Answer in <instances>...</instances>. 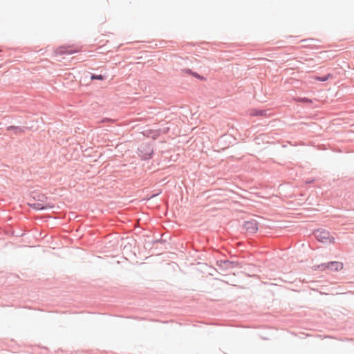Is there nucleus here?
Wrapping results in <instances>:
<instances>
[{"label":"nucleus","instance_id":"obj_7","mask_svg":"<svg viewBox=\"0 0 354 354\" xmlns=\"http://www.w3.org/2000/svg\"><path fill=\"white\" fill-rule=\"evenodd\" d=\"M146 153L144 155H142V158L145 160H147L151 158L153 154V150L149 147H146Z\"/></svg>","mask_w":354,"mask_h":354},{"label":"nucleus","instance_id":"obj_6","mask_svg":"<svg viewBox=\"0 0 354 354\" xmlns=\"http://www.w3.org/2000/svg\"><path fill=\"white\" fill-rule=\"evenodd\" d=\"M75 52H77V50H73L71 47H61L59 49V53L61 54L71 55Z\"/></svg>","mask_w":354,"mask_h":354},{"label":"nucleus","instance_id":"obj_5","mask_svg":"<svg viewBox=\"0 0 354 354\" xmlns=\"http://www.w3.org/2000/svg\"><path fill=\"white\" fill-rule=\"evenodd\" d=\"M267 110H259V109H252L251 111V115L252 116H261V117H267L268 113Z\"/></svg>","mask_w":354,"mask_h":354},{"label":"nucleus","instance_id":"obj_10","mask_svg":"<svg viewBox=\"0 0 354 354\" xmlns=\"http://www.w3.org/2000/svg\"><path fill=\"white\" fill-rule=\"evenodd\" d=\"M91 80H103L104 79V76L102 75H95L92 74L91 77Z\"/></svg>","mask_w":354,"mask_h":354},{"label":"nucleus","instance_id":"obj_9","mask_svg":"<svg viewBox=\"0 0 354 354\" xmlns=\"http://www.w3.org/2000/svg\"><path fill=\"white\" fill-rule=\"evenodd\" d=\"M184 71L187 73H189L199 80H203L204 77L196 73L192 72L190 69H185Z\"/></svg>","mask_w":354,"mask_h":354},{"label":"nucleus","instance_id":"obj_4","mask_svg":"<svg viewBox=\"0 0 354 354\" xmlns=\"http://www.w3.org/2000/svg\"><path fill=\"white\" fill-rule=\"evenodd\" d=\"M27 127H25L9 126L7 127L8 131H12L15 135L24 133Z\"/></svg>","mask_w":354,"mask_h":354},{"label":"nucleus","instance_id":"obj_12","mask_svg":"<svg viewBox=\"0 0 354 354\" xmlns=\"http://www.w3.org/2000/svg\"><path fill=\"white\" fill-rule=\"evenodd\" d=\"M300 101L303 102H311L310 100H309L308 98H306V97L301 98L300 100Z\"/></svg>","mask_w":354,"mask_h":354},{"label":"nucleus","instance_id":"obj_13","mask_svg":"<svg viewBox=\"0 0 354 354\" xmlns=\"http://www.w3.org/2000/svg\"><path fill=\"white\" fill-rule=\"evenodd\" d=\"M314 181H315V180H314V179H312V180H307V181L306 182V184H308V183H313Z\"/></svg>","mask_w":354,"mask_h":354},{"label":"nucleus","instance_id":"obj_11","mask_svg":"<svg viewBox=\"0 0 354 354\" xmlns=\"http://www.w3.org/2000/svg\"><path fill=\"white\" fill-rule=\"evenodd\" d=\"M33 207L37 209H40V210L46 209V206H44L41 203H35L33 205Z\"/></svg>","mask_w":354,"mask_h":354},{"label":"nucleus","instance_id":"obj_8","mask_svg":"<svg viewBox=\"0 0 354 354\" xmlns=\"http://www.w3.org/2000/svg\"><path fill=\"white\" fill-rule=\"evenodd\" d=\"M331 77H332V75L330 73H328L326 75H324V76H316V77H315V80H316L317 81H320V82H326Z\"/></svg>","mask_w":354,"mask_h":354},{"label":"nucleus","instance_id":"obj_3","mask_svg":"<svg viewBox=\"0 0 354 354\" xmlns=\"http://www.w3.org/2000/svg\"><path fill=\"white\" fill-rule=\"evenodd\" d=\"M243 229L249 234H254L258 230V223L255 220L245 221Z\"/></svg>","mask_w":354,"mask_h":354},{"label":"nucleus","instance_id":"obj_2","mask_svg":"<svg viewBox=\"0 0 354 354\" xmlns=\"http://www.w3.org/2000/svg\"><path fill=\"white\" fill-rule=\"evenodd\" d=\"M320 270H329L330 271H338L343 268V263L339 261H330L328 263H322L318 266Z\"/></svg>","mask_w":354,"mask_h":354},{"label":"nucleus","instance_id":"obj_1","mask_svg":"<svg viewBox=\"0 0 354 354\" xmlns=\"http://www.w3.org/2000/svg\"><path fill=\"white\" fill-rule=\"evenodd\" d=\"M315 238L323 243H332L335 238L331 236L330 232L325 230H317L314 233Z\"/></svg>","mask_w":354,"mask_h":354}]
</instances>
